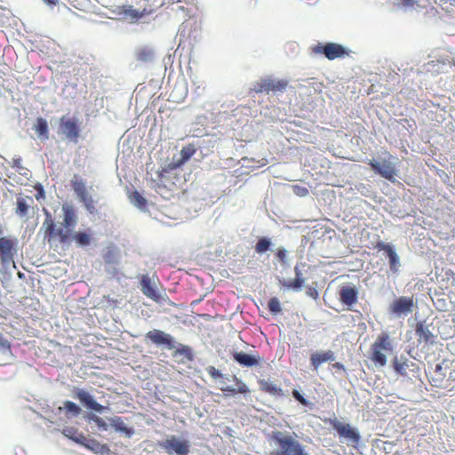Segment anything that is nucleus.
<instances>
[{"label": "nucleus", "mask_w": 455, "mask_h": 455, "mask_svg": "<svg viewBox=\"0 0 455 455\" xmlns=\"http://www.w3.org/2000/svg\"><path fill=\"white\" fill-rule=\"evenodd\" d=\"M63 220L62 224L74 231L77 224V215L75 207L72 204H62Z\"/></svg>", "instance_id": "dca6fc26"}, {"label": "nucleus", "mask_w": 455, "mask_h": 455, "mask_svg": "<svg viewBox=\"0 0 455 455\" xmlns=\"http://www.w3.org/2000/svg\"><path fill=\"white\" fill-rule=\"evenodd\" d=\"M28 200H29L31 203H33V198H32V197H28Z\"/></svg>", "instance_id": "4d7b16f0"}, {"label": "nucleus", "mask_w": 455, "mask_h": 455, "mask_svg": "<svg viewBox=\"0 0 455 455\" xmlns=\"http://www.w3.org/2000/svg\"><path fill=\"white\" fill-rule=\"evenodd\" d=\"M44 4L50 6H55L59 4V0H43Z\"/></svg>", "instance_id": "3c124183"}, {"label": "nucleus", "mask_w": 455, "mask_h": 455, "mask_svg": "<svg viewBox=\"0 0 455 455\" xmlns=\"http://www.w3.org/2000/svg\"><path fill=\"white\" fill-rule=\"evenodd\" d=\"M292 396L302 405L312 407L313 403H309L304 396L297 390H292Z\"/></svg>", "instance_id": "58836bf2"}, {"label": "nucleus", "mask_w": 455, "mask_h": 455, "mask_svg": "<svg viewBox=\"0 0 455 455\" xmlns=\"http://www.w3.org/2000/svg\"><path fill=\"white\" fill-rule=\"evenodd\" d=\"M415 331L419 343L433 344L435 342V335L423 322L417 323Z\"/></svg>", "instance_id": "6ab92c4d"}, {"label": "nucleus", "mask_w": 455, "mask_h": 455, "mask_svg": "<svg viewBox=\"0 0 455 455\" xmlns=\"http://www.w3.org/2000/svg\"><path fill=\"white\" fill-rule=\"evenodd\" d=\"M63 434L68 437L69 439L75 441L77 443H84L87 441V437H85L82 433H79L77 429L74 427H67L63 430Z\"/></svg>", "instance_id": "cd10ccee"}, {"label": "nucleus", "mask_w": 455, "mask_h": 455, "mask_svg": "<svg viewBox=\"0 0 455 455\" xmlns=\"http://www.w3.org/2000/svg\"><path fill=\"white\" fill-rule=\"evenodd\" d=\"M161 447L169 454L188 455L190 445L187 440H180L175 436H172L163 442Z\"/></svg>", "instance_id": "6e6552de"}, {"label": "nucleus", "mask_w": 455, "mask_h": 455, "mask_svg": "<svg viewBox=\"0 0 455 455\" xmlns=\"http://www.w3.org/2000/svg\"><path fill=\"white\" fill-rule=\"evenodd\" d=\"M29 208V204L27 203L26 199L22 197H19L17 199V208L16 213L20 217H25L28 214V211Z\"/></svg>", "instance_id": "2f4dec72"}, {"label": "nucleus", "mask_w": 455, "mask_h": 455, "mask_svg": "<svg viewBox=\"0 0 455 455\" xmlns=\"http://www.w3.org/2000/svg\"><path fill=\"white\" fill-rule=\"evenodd\" d=\"M258 383L259 385V389L264 393H267L275 396H281L283 395L282 388L274 382L260 379L258 380Z\"/></svg>", "instance_id": "5701e85b"}, {"label": "nucleus", "mask_w": 455, "mask_h": 455, "mask_svg": "<svg viewBox=\"0 0 455 455\" xmlns=\"http://www.w3.org/2000/svg\"><path fill=\"white\" fill-rule=\"evenodd\" d=\"M75 397L77 398L85 407L97 412H102L105 409L104 406L96 402L92 395L84 389H77L75 393Z\"/></svg>", "instance_id": "4468645a"}, {"label": "nucleus", "mask_w": 455, "mask_h": 455, "mask_svg": "<svg viewBox=\"0 0 455 455\" xmlns=\"http://www.w3.org/2000/svg\"><path fill=\"white\" fill-rule=\"evenodd\" d=\"M130 200L140 208H144L147 205V200L138 191H133L130 195Z\"/></svg>", "instance_id": "72a5a7b5"}, {"label": "nucleus", "mask_w": 455, "mask_h": 455, "mask_svg": "<svg viewBox=\"0 0 455 455\" xmlns=\"http://www.w3.org/2000/svg\"><path fill=\"white\" fill-rule=\"evenodd\" d=\"M135 57L138 61L147 63L153 60L154 51L148 46H143L136 50Z\"/></svg>", "instance_id": "393cba45"}, {"label": "nucleus", "mask_w": 455, "mask_h": 455, "mask_svg": "<svg viewBox=\"0 0 455 455\" xmlns=\"http://www.w3.org/2000/svg\"><path fill=\"white\" fill-rule=\"evenodd\" d=\"M144 6L140 9H135L131 4L117 5L110 4L105 5L108 11L111 18L117 20H129L132 23L138 22L145 16H149L155 13L158 9L164 5V0H144Z\"/></svg>", "instance_id": "f257e3e1"}, {"label": "nucleus", "mask_w": 455, "mask_h": 455, "mask_svg": "<svg viewBox=\"0 0 455 455\" xmlns=\"http://www.w3.org/2000/svg\"><path fill=\"white\" fill-rule=\"evenodd\" d=\"M206 371L212 379H218L223 376L222 373L214 366L207 367Z\"/></svg>", "instance_id": "ea45409f"}, {"label": "nucleus", "mask_w": 455, "mask_h": 455, "mask_svg": "<svg viewBox=\"0 0 455 455\" xmlns=\"http://www.w3.org/2000/svg\"><path fill=\"white\" fill-rule=\"evenodd\" d=\"M4 233L3 227L0 225V238L3 237L2 235Z\"/></svg>", "instance_id": "5fc2aeb1"}, {"label": "nucleus", "mask_w": 455, "mask_h": 455, "mask_svg": "<svg viewBox=\"0 0 455 455\" xmlns=\"http://www.w3.org/2000/svg\"><path fill=\"white\" fill-rule=\"evenodd\" d=\"M307 295L315 299L318 298V291L315 288L309 287L307 290Z\"/></svg>", "instance_id": "de8ad7c7"}, {"label": "nucleus", "mask_w": 455, "mask_h": 455, "mask_svg": "<svg viewBox=\"0 0 455 455\" xmlns=\"http://www.w3.org/2000/svg\"><path fill=\"white\" fill-rule=\"evenodd\" d=\"M84 446H85L86 448L90 449V450H92V451H96L99 447H100V443L94 440V439H88L87 438V441L84 442V443H82Z\"/></svg>", "instance_id": "a19ab883"}, {"label": "nucleus", "mask_w": 455, "mask_h": 455, "mask_svg": "<svg viewBox=\"0 0 455 455\" xmlns=\"http://www.w3.org/2000/svg\"><path fill=\"white\" fill-rule=\"evenodd\" d=\"M146 337L156 345H164L169 349L175 347L173 338L160 330H153L146 334Z\"/></svg>", "instance_id": "ddd939ff"}, {"label": "nucleus", "mask_w": 455, "mask_h": 455, "mask_svg": "<svg viewBox=\"0 0 455 455\" xmlns=\"http://www.w3.org/2000/svg\"><path fill=\"white\" fill-rule=\"evenodd\" d=\"M313 52L316 54H323L328 60L342 58L347 54L345 47L335 43H327L325 44H318L313 47Z\"/></svg>", "instance_id": "423d86ee"}, {"label": "nucleus", "mask_w": 455, "mask_h": 455, "mask_svg": "<svg viewBox=\"0 0 455 455\" xmlns=\"http://www.w3.org/2000/svg\"><path fill=\"white\" fill-rule=\"evenodd\" d=\"M140 284H141V291L144 295H146L148 298H150L155 300L158 299L159 295H158L156 290L152 285L151 280L148 275H142Z\"/></svg>", "instance_id": "4be33fe9"}, {"label": "nucleus", "mask_w": 455, "mask_h": 455, "mask_svg": "<svg viewBox=\"0 0 455 455\" xmlns=\"http://www.w3.org/2000/svg\"><path fill=\"white\" fill-rule=\"evenodd\" d=\"M177 352L180 355H184L185 356H187L189 359H191V357H192L191 349L187 346H183L181 348L178 349Z\"/></svg>", "instance_id": "37998d69"}, {"label": "nucleus", "mask_w": 455, "mask_h": 455, "mask_svg": "<svg viewBox=\"0 0 455 455\" xmlns=\"http://www.w3.org/2000/svg\"><path fill=\"white\" fill-rule=\"evenodd\" d=\"M72 240H74L79 246H87L91 243L92 237L90 234L85 232H73Z\"/></svg>", "instance_id": "7c9ffc66"}, {"label": "nucleus", "mask_w": 455, "mask_h": 455, "mask_svg": "<svg viewBox=\"0 0 455 455\" xmlns=\"http://www.w3.org/2000/svg\"><path fill=\"white\" fill-rule=\"evenodd\" d=\"M79 200L84 204L86 211L89 213L94 214L97 212V202L92 198V196L89 193L79 198Z\"/></svg>", "instance_id": "c756f323"}, {"label": "nucleus", "mask_w": 455, "mask_h": 455, "mask_svg": "<svg viewBox=\"0 0 455 455\" xmlns=\"http://www.w3.org/2000/svg\"><path fill=\"white\" fill-rule=\"evenodd\" d=\"M92 420L95 422V424L100 427V428H103V429H107V424L105 423V421L98 417V416H94L92 418Z\"/></svg>", "instance_id": "c03bdc74"}, {"label": "nucleus", "mask_w": 455, "mask_h": 455, "mask_svg": "<svg viewBox=\"0 0 455 455\" xmlns=\"http://www.w3.org/2000/svg\"><path fill=\"white\" fill-rule=\"evenodd\" d=\"M368 164L371 168L381 177L391 182L395 181L396 169L395 164L390 160H384L381 163L374 160H369Z\"/></svg>", "instance_id": "0eeeda50"}, {"label": "nucleus", "mask_w": 455, "mask_h": 455, "mask_svg": "<svg viewBox=\"0 0 455 455\" xmlns=\"http://www.w3.org/2000/svg\"><path fill=\"white\" fill-rule=\"evenodd\" d=\"M16 251V240L8 236L0 238V260L3 264L13 261Z\"/></svg>", "instance_id": "9b49d317"}, {"label": "nucleus", "mask_w": 455, "mask_h": 455, "mask_svg": "<svg viewBox=\"0 0 455 455\" xmlns=\"http://www.w3.org/2000/svg\"><path fill=\"white\" fill-rule=\"evenodd\" d=\"M12 167L21 168V158L16 157L12 159Z\"/></svg>", "instance_id": "09e8293b"}, {"label": "nucleus", "mask_w": 455, "mask_h": 455, "mask_svg": "<svg viewBox=\"0 0 455 455\" xmlns=\"http://www.w3.org/2000/svg\"><path fill=\"white\" fill-rule=\"evenodd\" d=\"M71 186L78 199L88 194L84 182L76 176L71 180Z\"/></svg>", "instance_id": "c85d7f7f"}, {"label": "nucleus", "mask_w": 455, "mask_h": 455, "mask_svg": "<svg viewBox=\"0 0 455 455\" xmlns=\"http://www.w3.org/2000/svg\"><path fill=\"white\" fill-rule=\"evenodd\" d=\"M196 148L194 145L188 144V146H185L180 150V156L181 158L177 164H170L167 167L163 168L161 171L158 172V179L160 181H164V179L165 177V174L170 171L173 170L184 163H186L192 156L196 153Z\"/></svg>", "instance_id": "f8f14e48"}, {"label": "nucleus", "mask_w": 455, "mask_h": 455, "mask_svg": "<svg viewBox=\"0 0 455 455\" xmlns=\"http://www.w3.org/2000/svg\"><path fill=\"white\" fill-rule=\"evenodd\" d=\"M393 367L395 371L399 373L400 375L405 376L406 375V370L408 368V363L407 360L403 362H400L397 357H395L393 360Z\"/></svg>", "instance_id": "f704fd0d"}, {"label": "nucleus", "mask_w": 455, "mask_h": 455, "mask_svg": "<svg viewBox=\"0 0 455 455\" xmlns=\"http://www.w3.org/2000/svg\"><path fill=\"white\" fill-rule=\"evenodd\" d=\"M111 257H112L111 252H108V254L105 255V260L107 262H112Z\"/></svg>", "instance_id": "603ef678"}, {"label": "nucleus", "mask_w": 455, "mask_h": 455, "mask_svg": "<svg viewBox=\"0 0 455 455\" xmlns=\"http://www.w3.org/2000/svg\"><path fill=\"white\" fill-rule=\"evenodd\" d=\"M440 1L444 4L449 2L451 5H455V0H440Z\"/></svg>", "instance_id": "864d4df0"}, {"label": "nucleus", "mask_w": 455, "mask_h": 455, "mask_svg": "<svg viewBox=\"0 0 455 455\" xmlns=\"http://www.w3.org/2000/svg\"><path fill=\"white\" fill-rule=\"evenodd\" d=\"M311 86L315 90V92L321 93L323 88V84L321 82L313 81L310 83Z\"/></svg>", "instance_id": "49530a36"}, {"label": "nucleus", "mask_w": 455, "mask_h": 455, "mask_svg": "<svg viewBox=\"0 0 455 455\" xmlns=\"http://www.w3.org/2000/svg\"><path fill=\"white\" fill-rule=\"evenodd\" d=\"M288 85L287 81L285 80H275L271 78H264L260 81L255 83L253 84V88L251 89L256 93H269L283 92L286 89Z\"/></svg>", "instance_id": "39448f33"}, {"label": "nucleus", "mask_w": 455, "mask_h": 455, "mask_svg": "<svg viewBox=\"0 0 455 455\" xmlns=\"http://www.w3.org/2000/svg\"><path fill=\"white\" fill-rule=\"evenodd\" d=\"M267 307L274 315L280 313L282 310L279 299L276 297H273L268 300Z\"/></svg>", "instance_id": "e433bc0d"}, {"label": "nucleus", "mask_w": 455, "mask_h": 455, "mask_svg": "<svg viewBox=\"0 0 455 455\" xmlns=\"http://www.w3.org/2000/svg\"><path fill=\"white\" fill-rule=\"evenodd\" d=\"M110 424L116 431L124 433L127 436H131L133 434V430L128 427L120 417L111 419Z\"/></svg>", "instance_id": "bb28decb"}, {"label": "nucleus", "mask_w": 455, "mask_h": 455, "mask_svg": "<svg viewBox=\"0 0 455 455\" xmlns=\"http://www.w3.org/2000/svg\"><path fill=\"white\" fill-rule=\"evenodd\" d=\"M414 300L412 297L401 296L395 299L389 306V313L400 316L412 312Z\"/></svg>", "instance_id": "9d476101"}, {"label": "nucleus", "mask_w": 455, "mask_h": 455, "mask_svg": "<svg viewBox=\"0 0 455 455\" xmlns=\"http://www.w3.org/2000/svg\"><path fill=\"white\" fill-rule=\"evenodd\" d=\"M450 378H452L453 379H455V377H452L451 374L450 375Z\"/></svg>", "instance_id": "13d9d810"}, {"label": "nucleus", "mask_w": 455, "mask_h": 455, "mask_svg": "<svg viewBox=\"0 0 455 455\" xmlns=\"http://www.w3.org/2000/svg\"><path fill=\"white\" fill-rule=\"evenodd\" d=\"M334 358V353L331 350H327L312 354L310 362L314 369L317 370L322 363L328 361H333Z\"/></svg>", "instance_id": "412c9836"}, {"label": "nucleus", "mask_w": 455, "mask_h": 455, "mask_svg": "<svg viewBox=\"0 0 455 455\" xmlns=\"http://www.w3.org/2000/svg\"><path fill=\"white\" fill-rule=\"evenodd\" d=\"M60 129L66 139L77 143L80 137V127L76 118L61 116L60 119Z\"/></svg>", "instance_id": "20e7f679"}, {"label": "nucleus", "mask_w": 455, "mask_h": 455, "mask_svg": "<svg viewBox=\"0 0 455 455\" xmlns=\"http://www.w3.org/2000/svg\"><path fill=\"white\" fill-rule=\"evenodd\" d=\"M43 228L44 229V238L48 242V243L59 242L61 244H67L72 241L73 230L62 223L57 227L54 220L48 212H45Z\"/></svg>", "instance_id": "f03ea898"}, {"label": "nucleus", "mask_w": 455, "mask_h": 455, "mask_svg": "<svg viewBox=\"0 0 455 455\" xmlns=\"http://www.w3.org/2000/svg\"><path fill=\"white\" fill-rule=\"evenodd\" d=\"M275 255L282 264H283V265L286 264V256H287L286 250L278 249Z\"/></svg>", "instance_id": "79ce46f5"}, {"label": "nucleus", "mask_w": 455, "mask_h": 455, "mask_svg": "<svg viewBox=\"0 0 455 455\" xmlns=\"http://www.w3.org/2000/svg\"><path fill=\"white\" fill-rule=\"evenodd\" d=\"M0 347L11 349V343L0 333Z\"/></svg>", "instance_id": "a18cd8bd"}, {"label": "nucleus", "mask_w": 455, "mask_h": 455, "mask_svg": "<svg viewBox=\"0 0 455 455\" xmlns=\"http://www.w3.org/2000/svg\"><path fill=\"white\" fill-rule=\"evenodd\" d=\"M294 272L295 278L293 280L283 279L279 280V283L283 287L288 290L299 291L305 283V279L303 278L302 273L298 266L294 267Z\"/></svg>", "instance_id": "a211bd4d"}, {"label": "nucleus", "mask_w": 455, "mask_h": 455, "mask_svg": "<svg viewBox=\"0 0 455 455\" xmlns=\"http://www.w3.org/2000/svg\"><path fill=\"white\" fill-rule=\"evenodd\" d=\"M332 367L336 370L346 371L345 366L341 363H335L332 364Z\"/></svg>", "instance_id": "8fccbe9b"}, {"label": "nucleus", "mask_w": 455, "mask_h": 455, "mask_svg": "<svg viewBox=\"0 0 455 455\" xmlns=\"http://www.w3.org/2000/svg\"><path fill=\"white\" fill-rule=\"evenodd\" d=\"M392 350L393 344L389 335L387 332H381L371 346L370 358L375 365L383 367L387 364V356L384 352H391Z\"/></svg>", "instance_id": "7ed1b4c3"}, {"label": "nucleus", "mask_w": 455, "mask_h": 455, "mask_svg": "<svg viewBox=\"0 0 455 455\" xmlns=\"http://www.w3.org/2000/svg\"><path fill=\"white\" fill-rule=\"evenodd\" d=\"M331 427L334 430L337 431L340 437L346 438L347 441L356 444L360 441V434L356 429L352 427L349 424L342 423L337 419H331L330 421Z\"/></svg>", "instance_id": "1a4fd4ad"}, {"label": "nucleus", "mask_w": 455, "mask_h": 455, "mask_svg": "<svg viewBox=\"0 0 455 455\" xmlns=\"http://www.w3.org/2000/svg\"><path fill=\"white\" fill-rule=\"evenodd\" d=\"M233 358L235 362L243 367H252L258 365L261 361L259 356L251 355L244 352H235L233 354Z\"/></svg>", "instance_id": "aec40b11"}, {"label": "nucleus", "mask_w": 455, "mask_h": 455, "mask_svg": "<svg viewBox=\"0 0 455 455\" xmlns=\"http://www.w3.org/2000/svg\"><path fill=\"white\" fill-rule=\"evenodd\" d=\"M234 379L237 385V388H234L231 387H221L220 390L224 393H227L228 395H235L237 393L240 394H247L250 392L248 387L243 383L241 379H239L237 377H234Z\"/></svg>", "instance_id": "b1692460"}, {"label": "nucleus", "mask_w": 455, "mask_h": 455, "mask_svg": "<svg viewBox=\"0 0 455 455\" xmlns=\"http://www.w3.org/2000/svg\"><path fill=\"white\" fill-rule=\"evenodd\" d=\"M270 245H271V242L268 238L267 237H260L256 245H255V251L258 252V253H263V252H266L267 251L269 250L270 248Z\"/></svg>", "instance_id": "473e14b6"}, {"label": "nucleus", "mask_w": 455, "mask_h": 455, "mask_svg": "<svg viewBox=\"0 0 455 455\" xmlns=\"http://www.w3.org/2000/svg\"><path fill=\"white\" fill-rule=\"evenodd\" d=\"M63 409L73 416H77L81 412V408L71 401L64 402Z\"/></svg>", "instance_id": "c9c22d12"}, {"label": "nucleus", "mask_w": 455, "mask_h": 455, "mask_svg": "<svg viewBox=\"0 0 455 455\" xmlns=\"http://www.w3.org/2000/svg\"><path fill=\"white\" fill-rule=\"evenodd\" d=\"M291 189H292V192L299 197H305L309 194L308 188L304 186L292 185Z\"/></svg>", "instance_id": "4c0bfd02"}, {"label": "nucleus", "mask_w": 455, "mask_h": 455, "mask_svg": "<svg viewBox=\"0 0 455 455\" xmlns=\"http://www.w3.org/2000/svg\"><path fill=\"white\" fill-rule=\"evenodd\" d=\"M339 293V300L344 305L350 307L357 301L358 291L355 286H342Z\"/></svg>", "instance_id": "f3484780"}, {"label": "nucleus", "mask_w": 455, "mask_h": 455, "mask_svg": "<svg viewBox=\"0 0 455 455\" xmlns=\"http://www.w3.org/2000/svg\"><path fill=\"white\" fill-rule=\"evenodd\" d=\"M376 248L379 251H384L387 252L389 259L390 269L393 273H396L399 269L400 262L399 257L395 251L393 249L392 245L385 243L384 242H379L376 244Z\"/></svg>", "instance_id": "2eb2a0df"}, {"label": "nucleus", "mask_w": 455, "mask_h": 455, "mask_svg": "<svg viewBox=\"0 0 455 455\" xmlns=\"http://www.w3.org/2000/svg\"><path fill=\"white\" fill-rule=\"evenodd\" d=\"M441 369H442V366H441L440 364H437V365H436V367H435V370H436V371H439V370H441Z\"/></svg>", "instance_id": "6e6d98bb"}, {"label": "nucleus", "mask_w": 455, "mask_h": 455, "mask_svg": "<svg viewBox=\"0 0 455 455\" xmlns=\"http://www.w3.org/2000/svg\"><path fill=\"white\" fill-rule=\"evenodd\" d=\"M34 130L39 138L42 140H47L49 138V130L47 121L43 117L36 119V124L34 126Z\"/></svg>", "instance_id": "a878e982"}]
</instances>
